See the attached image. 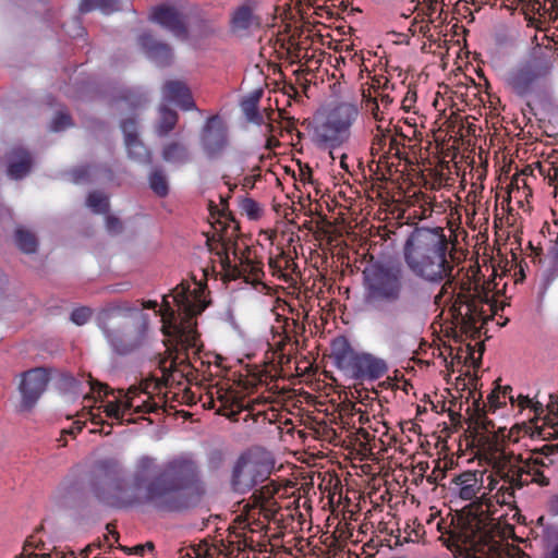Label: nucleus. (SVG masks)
Listing matches in <instances>:
<instances>
[{
	"mask_svg": "<svg viewBox=\"0 0 558 558\" xmlns=\"http://www.w3.org/2000/svg\"><path fill=\"white\" fill-rule=\"evenodd\" d=\"M539 451L546 457L554 454L558 451V444H546L539 449Z\"/></svg>",
	"mask_w": 558,
	"mask_h": 558,
	"instance_id": "60",
	"label": "nucleus"
},
{
	"mask_svg": "<svg viewBox=\"0 0 558 558\" xmlns=\"http://www.w3.org/2000/svg\"><path fill=\"white\" fill-rule=\"evenodd\" d=\"M106 228L110 233L118 234L122 231L123 226L119 218L114 216H108L106 218Z\"/></svg>",
	"mask_w": 558,
	"mask_h": 558,
	"instance_id": "52",
	"label": "nucleus"
},
{
	"mask_svg": "<svg viewBox=\"0 0 558 558\" xmlns=\"http://www.w3.org/2000/svg\"><path fill=\"white\" fill-rule=\"evenodd\" d=\"M506 403L507 402H504L500 391L496 388L488 395L486 407L488 408V411L495 412Z\"/></svg>",
	"mask_w": 558,
	"mask_h": 558,
	"instance_id": "48",
	"label": "nucleus"
},
{
	"mask_svg": "<svg viewBox=\"0 0 558 558\" xmlns=\"http://www.w3.org/2000/svg\"><path fill=\"white\" fill-rule=\"evenodd\" d=\"M457 252V240L439 226L414 227L402 248L404 263L416 278L432 284L442 283L434 303L447 306L456 325L472 329L482 319V302L469 290L456 292L454 270L460 264Z\"/></svg>",
	"mask_w": 558,
	"mask_h": 558,
	"instance_id": "3",
	"label": "nucleus"
},
{
	"mask_svg": "<svg viewBox=\"0 0 558 558\" xmlns=\"http://www.w3.org/2000/svg\"><path fill=\"white\" fill-rule=\"evenodd\" d=\"M295 119L294 118H287L286 119V130L291 133L295 130Z\"/></svg>",
	"mask_w": 558,
	"mask_h": 558,
	"instance_id": "64",
	"label": "nucleus"
},
{
	"mask_svg": "<svg viewBox=\"0 0 558 558\" xmlns=\"http://www.w3.org/2000/svg\"><path fill=\"white\" fill-rule=\"evenodd\" d=\"M221 266L228 277H230L233 280L236 279L233 272V268L238 267V263L232 264L227 253H225V256L221 257Z\"/></svg>",
	"mask_w": 558,
	"mask_h": 558,
	"instance_id": "55",
	"label": "nucleus"
},
{
	"mask_svg": "<svg viewBox=\"0 0 558 558\" xmlns=\"http://www.w3.org/2000/svg\"><path fill=\"white\" fill-rule=\"evenodd\" d=\"M363 274L366 304L378 307L400 302L407 280L401 265L375 264Z\"/></svg>",
	"mask_w": 558,
	"mask_h": 558,
	"instance_id": "6",
	"label": "nucleus"
},
{
	"mask_svg": "<svg viewBox=\"0 0 558 558\" xmlns=\"http://www.w3.org/2000/svg\"><path fill=\"white\" fill-rule=\"evenodd\" d=\"M388 133V130L385 131L380 125H377L372 140L371 154L374 157L378 156L379 162H381V159H387Z\"/></svg>",
	"mask_w": 558,
	"mask_h": 558,
	"instance_id": "33",
	"label": "nucleus"
},
{
	"mask_svg": "<svg viewBox=\"0 0 558 558\" xmlns=\"http://www.w3.org/2000/svg\"><path fill=\"white\" fill-rule=\"evenodd\" d=\"M8 175L11 179L20 180L26 177L33 166V158L28 150L23 147L13 148L8 156Z\"/></svg>",
	"mask_w": 558,
	"mask_h": 558,
	"instance_id": "25",
	"label": "nucleus"
},
{
	"mask_svg": "<svg viewBox=\"0 0 558 558\" xmlns=\"http://www.w3.org/2000/svg\"><path fill=\"white\" fill-rule=\"evenodd\" d=\"M305 331L304 325H302L299 320L291 318L284 322V333L288 340L291 338H298Z\"/></svg>",
	"mask_w": 558,
	"mask_h": 558,
	"instance_id": "44",
	"label": "nucleus"
},
{
	"mask_svg": "<svg viewBox=\"0 0 558 558\" xmlns=\"http://www.w3.org/2000/svg\"><path fill=\"white\" fill-rule=\"evenodd\" d=\"M140 46L147 57L160 66L169 65L173 58L170 45L156 39L149 33H143L138 38Z\"/></svg>",
	"mask_w": 558,
	"mask_h": 558,
	"instance_id": "19",
	"label": "nucleus"
},
{
	"mask_svg": "<svg viewBox=\"0 0 558 558\" xmlns=\"http://www.w3.org/2000/svg\"><path fill=\"white\" fill-rule=\"evenodd\" d=\"M454 483L459 486V496L463 500H472L481 487L476 473L471 471L457 476Z\"/></svg>",
	"mask_w": 558,
	"mask_h": 558,
	"instance_id": "30",
	"label": "nucleus"
},
{
	"mask_svg": "<svg viewBox=\"0 0 558 558\" xmlns=\"http://www.w3.org/2000/svg\"><path fill=\"white\" fill-rule=\"evenodd\" d=\"M523 424L514 423L509 429L499 428L501 450L496 462L499 481L488 476L490 489L497 488V501L507 506L500 521L488 517L472 515L459 521L450 532L453 545L464 550L470 558H523V550L517 545L502 547L497 536L512 538L519 543L523 538L515 534V524L523 523V515L515 499V490L523 487V452L520 446Z\"/></svg>",
	"mask_w": 558,
	"mask_h": 558,
	"instance_id": "2",
	"label": "nucleus"
},
{
	"mask_svg": "<svg viewBox=\"0 0 558 558\" xmlns=\"http://www.w3.org/2000/svg\"><path fill=\"white\" fill-rule=\"evenodd\" d=\"M96 320L110 348L119 355L134 353L146 342L147 316L128 302L107 304L99 311Z\"/></svg>",
	"mask_w": 558,
	"mask_h": 558,
	"instance_id": "4",
	"label": "nucleus"
},
{
	"mask_svg": "<svg viewBox=\"0 0 558 558\" xmlns=\"http://www.w3.org/2000/svg\"><path fill=\"white\" fill-rule=\"evenodd\" d=\"M279 490L280 486L271 481L254 490L246 507L253 513L257 511V513L263 515L267 521L275 520L281 509L280 505L275 499Z\"/></svg>",
	"mask_w": 558,
	"mask_h": 558,
	"instance_id": "16",
	"label": "nucleus"
},
{
	"mask_svg": "<svg viewBox=\"0 0 558 558\" xmlns=\"http://www.w3.org/2000/svg\"><path fill=\"white\" fill-rule=\"evenodd\" d=\"M253 24V11L248 5H241L232 15V25L235 29L245 31Z\"/></svg>",
	"mask_w": 558,
	"mask_h": 558,
	"instance_id": "37",
	"label": "nucleus"
},
{
	"mask_svg": "<svg viewBox=\"0 0 558 558\" xmlns=\"http://www.w3.org/2000/svg\"><path fill=\"white\" fill-rule=\"evenodd\" d=\"M119 8V0H81L80 12L88 13L93 10H100L101 12L109 14L117 11Z\"/></svg>",
	"mask_w": 558,
	"mask_h": 558,
	"instance_id": "34",
	"label": "nucleus"
},
{
	"mask_svg": "<svg viewBox=\"0 0 558 558\" xmlns=\"http://www.w3.org/2000/svg\"><path fill=\"white\" fill-rule=\"evenodd\" d=\"M119 100L125 102L132 110L142 108L148 102L147 96L137 89L123 90Z\"/></svg>",
	"mask_w": 558,
	"mask_h": 558,
	"instance_id": "38",
	"label": "nucleus"
},
{
	"mask_svg": "<svg viewBox=\"0 0 558 558\" xmlns=\"http://www.w3.org/2000/svg\"><path fill=\"white\" fill-rule=\"evenodd\" d=\"M233 254L235 258H239L238 267L233 268L236 279L243 278L247 282L259 279L260 275H263L262 264L251 259L250 251H247V254L241 253V256H238L236 251Z\"/></svg>",
	"mask_w": 558,
	"mask_h": 558,
	"instance_id": "27",
	"label": "nucleus"
},
{
	"mask_svg": "<svg viewBox=\"0 0 558 558\" xmlns=\"http://www.w3.org/2000/svg\"><path fill=\"white\" fill-rule=\"evenodd\" d=\"M162 159L168 163L185 165L192 160L189 146L180 141H170L162 146Z\"/></svg>",
	"mask_w": 558,
	"mask_h": 558,
	"instance_id": "26",
	"label": "nucleus"
},
{
	"mask_svg": "<svg viewBox=\"0 0 558 558\" xmlns=\"http://www.w3.org/2000/svg\"><path fill=\"white\" fill-rule=\"evenodd\" d=\"M231 146L229 128L219 116L208 117L199 131V147L208 160L222 158Z\"/></svg>",
	"mask_w": 558,
	"mask_h": 558,
	"instance_id": "10",
	"label": "nucleus"
},
{
	"mask_svg": "<svg viewBox=\"0 0 558 558\" xmlns=\"http://www.w3.org/2000/svg\"><path fill=\"white\" fill-rule=\"evenodd\" d=\"M424 22V17L421 15V12H418L416 14V16L413 19V21L411 22V25L409 27V32L411 33L412 36H414L417 32V25L423 23Z\"/></svg>",
	"mask_w": 558,
	"mask_h": 558,
	"instance_id": "59",
	"label": "nucleus"
},
{
	"mask_svg": "<svg viewBox=\"0 0 558 558\" xmlns=\"http://www.w3.org/2000/svg\"><path fill=\"white\" fill-rule=\"evenodd\" d=\"M89 386H90V390L93 392H97L99 396H101L102 392L105 396L108 395L109 387L105 384H101V383L93 379L92 377L89 378Z\"/></svg>",
	"mask_w": 558,
	"mask_h": 558,
	"instance_id": "56",
	"label": "nucleus"
},
{
	"mask_svg": "<svg viewBox=\"0 0 558 558\" xmlns=\"http://www.w3.org/2000/svg\"><path fill=\"white\" fill-rule=\"evenodd\" d=\"M89 485L98 500L117 509L147 505L158 511L177 512L195 507L206 494L201 465L186 452L163 463L155 457L141 456L131 484L122 477L117 460H100L92 471Z\"/></svg>",
	"mask_w": 558,
	"mask_h": 558,
	"instance_id": "1",
	"label": "nucleus"
},
{
	"mask_svg": "<svg viewBox=\"0 0 558 558\" xmlns=\"http://www.w3.org/2000/svg\"><path fill=\"white\" fill-rule=\"evenodd\" d=\"M165 361L160 363V368L162 372L160 378L153 377L150 379H146L143 384L142 389L131 387L128 390L126 395L134 396L136 404H142L143 401H146L149 398V400L154 401L159 405L157 412L163 408L165 401L162 400V398H159V401H156L151 393L153 391H160L162 388L169 387L174 383L173 372L168 371L167 367L165 366Z\"/></svg>",
	"mask_w": 558,
	"mask_h": 558,
	"instance_id": "18",
	"label": "nucleus"
},
{
	"mask_svg": "<svg viewBox=\"0 0 558 558\" xmlns=\"http://www.w3.org/2000/svg\"><path fill=\"white\" fill-rule=\"evenodd\" d=\"M90 167L81 166L72 170V178L74 183H82L89 178Z\"/></svg>",
	"mask_w": 558,
	"mask_h": 558,
	"instance_id": "50",
	"label": "nucleus"
},
{
	"mask_svg": "<svg viewBox=\"0 0 558 558\" xmlns=\"http://www.w3.org/2000/svg\"><path fill=\"white\" fill-rule=\"evenodd\" d=\"M497 389H498V391H500L504 402H507V400H508L511 403V407L518 408L519 414L523 412V393L522 392L518 393V396L514 397L512 395V387L509 385H506L502 387L498 386Z\"/></svg>",
	"mask_w": 558,
	"mask_h": 558,
	"instance_id": "41",
	"label": "nucleus"
},
{
	"mask_svg": "<svg viewBox=\"0 0 558 558\" xmlns=\"http://www.w3.org/2000/svg\"><path fill=\"white\" fill-rule=\"evenodd\" d=\"M315 135L318 145L331 148L341 146L349 138L345 133L332 128L329 120L316 128Z\"/></svg>",
	"mask_w": 558,
	"mask_h": 558,
	"instance_id": "28",
	"label": "nucleus"
},
{
	"mask_svg": "<svg viewBox=\"0 0 558 558\" xmlns=\"http://www.w3.org/2000/svg\"><path fill=\"white\" fill-rule=\"evenodd\" d=\"M549 512L554 515L558 514V495L554 496L549 501Z\"/></svg>",
	"mask_w": 558,
	"mask_h": 558,
	"instance_id": "62",
	"label": "nucleus"
},
{
	"mask_svg": "<svg viewBox=\"0 0 558 558\" xmlns=\"http://www.w3.org/2000/svg\"><path fill=\"white\" fill-rule=\"evenodd\" d=\"M271 471L272 465L268 462L240 457L232 470L231 487L235 493L246 494L267 481Z\"/></svg>",
	"mask_w": 558,
	"mask_h": 558,
	"instance_id": "11",
	"label": "nucleus"
},
{
	"mask_svg": "<svg viewBox=\"0 0 558 558\" xmlns=\"http://www.w3.org/2000/svg\"><path fill=\"white\" fill-rule=\"evenodd\" d=\"M72 125V118L68 112L59 111L51 121L50 130L60 132Z\"/></svg>",
	"mask_w": 558,
	"mask_h": 558,
	"instance_id": "43",
	"label": "nucleus"
},
{
	"mask_svg": "<svg viewBox=\"0 0 558 558\" xmlns=\"http://www.w3.org/2000/svg\"><path fill=\"white\" fill-rule=\"evenodd\" d=\"M357 117V106L349 102H342L331 110L327 120L330 121V125L332 128H335L338 131H342L349 136L350 128L353 125Z\"/></svg>",
	"mask_w": 558,
	"mask_h": 558,
	"instance_id": "23",
	"label": "nucleus"
},
{
	"mask_svg": "<svg viewBox=\"0 0 558 558\" xmlns=\"http://www.w3.org/2000/svg\"><path fill=\"white\" fill-rule=\"evenodd\" d=\"M149 20L170 32L178 39L186 40L189 37L186 17L173 5L159 4L154 7Z\"/></svg>",
	"mask_w": 558,
	"mask_h": 558,
	"instance_id": "14",
	"label": "nucleus"
},
{
	"mask_svg": "<svg viewBox=\"0 0 558 558\" xmlns=\"http://www.w3.org/2000/svg\"><path fill=\"white\" fill-rule=\"evenodd\" d=\"M15 242L17 247L26 254L35 253L38 245L35 234L24 228L15 230Z\"/></svg>",
	"mask_w": 558,
	"mask_h": 558,
	"instance_id": "35",
	"label": "nucleus"
},
{
	"mask_svg": "<svg viewBox=\"0 0 558 558\" xmlns=\"http://www.w3.org/2000/svg\"><path fill=\"white\" fill-rule=\"evenodd\" d=\"M92 317V310L87 306L74 308L71 313V320L77 325H85Z\"/></svg>",
	"mask_w": 558,
	"mask_h": 558,
	"instance_id": "46",
	"label": "nucleus"
},
{
	"mask_svg": "<svg viewBox=\"0 0 558 558\" xmlns=\"http://www.w3.org/2000/svg\"><path fill=\"white\" fill-rule=\"evenodd\" d=\"M179 116L177 111L161 106L159 108V120L156 125V133L158 136H167L177 125Z\"/></svg>",
	"mask_w": 558,
	"mask_h": 558,
	"instance_id": "32",
	"label": "nucleus"
},
{
	"mask_svg": "<svg viewBox=\"0 0 558 558\" xmlns=\"http://www.w3.org/2000/svg\"><path fill=\"white\" fill-rule=\"evenodd\" d=\"M84 424L81 422H74L73 426L68 430L71 435H76L82 432Z\"/></svg>",
	"mask_w": 558,
	"mask_h": 558,
	"instance_id": "63",
	"label": "nucleus"
},
{
	"mask_svg": "<svg viewBox=\"0 0 558 558\" xmlns=\"http://www.w3.org/2000/svg\"><path fill=\"white\" fill-rule=\"evenodd\" d=\"M544 0H525V21L527 20V12L539 11L543 7Z\"/></svg>",
	"mask_w": 558,
	"mask_h": 558,
	"instance_id": "58",
	"label": "nucleus"
},
{
	"mask_svg": "<svg viewBox=\"0 0 558 558\" xmlns=\"http://www.w3.org/2000/svg\"><path fill=\"white\" fill-rule=\"evenodd\" d=\"M121 130L124 134V141L133 140L138 137L137 133V120L135 118H128L122 120Z\"/></svg>",
	"mask_w": 558,
	"mask_h": 558,
	"instance_id": "47",
	"label": "nucleus"
},
{
	"mask_svg": "<svg viewBox=\"0 0 558 558\" xmlns=\"http://www.w3.org/2000/svg\"><path fill=\"white\" fill-rule=\"evenodd\" d=\"M416 90L409 88L405 96L402 99L401 107L404 111L409 112L414 104L416 102Z\"/></svg>",
	"mask_w": 558,
	"mask_h": 558,
	"instance_id": "51",
	"label": "nucleus"
},
{
	"mask_svg": "<svg viewBox=\"0 0 558 558\" xmlns=\"http://www.w3.org/2000/svg\"><path fill=\"white\" fill-rule=\"evenodd\" d=\"M128 153L131 158L140 161V162H150L151 157L149 150L146 146L140 141L138 137H134L133 140L124 141Z\"/></svg>",
	"mask_w": 558,
	"mask_h": 558,
	"instance_id": "36",
	"label": "nucleus"
},
{
	"mask_svg": "<svg viewBox=\"0 0 558 558\" xmlns=\"http://www.w3.org/2000/svg\"><path fill=\"white\" fill-rule=\"evenodd\" d=\"M148 184L156 196L160 198L168 196L170 185L163 169L159 167L154 168L148 175Z\"/></svg>",
	"mask_w": 558,
	"mask_h": 558,
	"instance_id": "31",
	"label": "nucleus"
},
{
	"mask_svg": "<svg viewBox=\"0 0 558 558\" xmlns=\"http://www.w3.org/2000/svg\"><path fill=\"white\" fill-rule=\"evenodd\" d=\"M537 461L530 459H525V475L532 476V482L541 485L547 486L549 484V480L543 474V472L536 466Z\"/></svg>",
	"mask_w": 558,
	"mask_h": 558,
	"instance_id": "40",
	"label": "nucleus"
},
{
	"mask_svg": "<svg viewBox=\"0 0 558 558\" xmlns=\"http://www.w3.org/2000/svg\"><path fill=\"white\" fill-rule=\"evenodd\" d=\"M502 173L509 182L506 186V196L501 203L502 208L506 209L507 216L506 221L509 226L513 227L514 241L511 245L515 244V247L511 246V257L514 263V278L515 283L523 281V257L521 248V236L519 231L522 229V221L520 210L523 208V197L521 187L519 185V178L523 174V169L519 167V163L513 159L511 155L510 160L502 168Z\"/></svg>",
	"mask_w": 558,
	"mask_h": 558,
	"instance_id": "7",
	"label": "nucleus"
},
{
	"mask_svg": "<svg viewBox=\"0 0 558 558\" xmlns=\"http://www.w3.org/2000/svg\"><path fill=\"white\" fill-rule=\"evenodd\" d=\"M404 147L401 142L397 137L388 136V146H387V159L389 156H395L397 158H401V148Z\"/></svg>",
	"mask_w": 558,
	"mask_h": 558,
	"instance_id": "49",
	"label": "nucleus"
},
{
	"mask_svg": "<svg viewBox=\"0 0 558 558\" xmlns=\"http://www.w3.org/2000/svg\"><path fill=\"white\" fill-rule=\"evenodd\" d=\"M502 5L505 9H507L511 14H513L514 11H518L519 13L523 14V0H501Z\"/></svg>",
	"mask_w": 558,
	"mask_h": 558,
	"instance_id": "53",
	"label": "nucleus"
},
{
	"mask_svg": "<svg viewBox=\"0 0 558 558\" xmlns=\"http://www.w3.org/2000/svg\"><path fill=\"white\" fill-rule=\"evenodd\" d=\"M240 208L250 219L256 220L262 215L260 205L251 197H245L240 203Z\"/></svg>",
	"mask_w": 558,
	"mask_h": 558,
	"instance_id": "42",
	"label": "nucleus"
},
{
	"mask_svg": "<svg viewBox=\"0 0 558 558\" xmlns=\"http://www.w3.org/2000/svg\"><path fill=\"white\" fill-rule=\"evenodd\" d=\"M550 401L544 408L543 403L537 400V395L531 398L525 395V411L529 410V418L525 421V435L533 440L539 438L543 440L558 438V399L549 395Z\"/></svg>",
	"mask_w": 558,
	"mask_h": 558,
	"instance_id": "9",
	"label": "nucleus"
},
{
	"mask_svg": "<svg viewBox=\"0 0 558 558\" xmlns=\"http://www.w3.org/2000/svg\"><path fill=\"white\" fill-rule=\"evenodd\" d=\"M162 95L166 100L175 104L182 110L189 111L196 108L190 88L182 81H167L162 86Z\"/></svg>",
	"mask_w": 558,
	"mask_h": 558,
	"instance_id": "21",
	"label": "nucleus"
},
{
	"mask_svg": "<svg viewBox=\"0 0 558 558\" xmlns=\"http://www.w3.org/2000/svg\"><path fill=\"white\" fill-rule=\"evenodd\" d=\"M376 121H381L384 119L383 112L379 110V105L377 98H371L367 100L366 105Z\"/></svg>",
	"mask_w": 558,
	"mask_h": 558,
	"instance_id": "54",
	"label": "nucleus"
},
{
	"mask_svg": "<svg viewBox=\"0 0 558 558\" xmlns=\"http://www.w3.org/2000/svg\"><path fill=\"white\" fill-rule=\"evenodd\" d=\"M195 316H184L179 324L172 327L177 355L167 369L173 372V381H175V374L179 372L177 369L178 361L180 360V363H183L189 359L190 353L196 354L199 352V333L196 329Z\"/></svg>",
	"mask_w": 558,
	"mask_h": 558,
	"instance_id": "12",
	"label": "nucleus"
},
{
	"mask_svg": "<svg viewBox=\"0 0 558 558\" xmlns=\"http://www.w3.org/2000/svg\"><path fill=\"white\" fill-rule=\"evenodd\" d=\"M87 206L96 214H105L109 209V201L104 193L95 191L89 193Z\"/></svg>",
	"mask_w": 558,
	"mask_h": 558,
	"instance_id": "39",
	"label": "nucleus"
},
{
	"mask_svg": "<svg viewBox=\"0 0 558 558\" xmlns=\"http://www.w3.org/2000/svg\"><path fill=\"white\" fill-rule=\"evenodd\" d=\"M527 36L533 48L525 60V96H534L542 104L549 96L555 52L549 44H544L547 36L542 34L539 41L537 31L530 24L525 27V37Z\"/></svg>",
	"mask_w": 558,
	"mask_h": 558,
	"instance_id": "5",
	"label": "nucleus"
},
{
	"mask_svg": "<svg viewBox=\"0 0 558 558\" xmlns=\"http://www.w3.org/2000/svg\"><path fill=\"white\" fill-rule=\"evenodd\" d=\"M520 29L518 27L501 28L495 36L496 46L501 54L505 68L501 82L505 92L517 101L523 100V63L512 64V58L519 50Z\"/></svg>",
	"mask_w": 558,
	"mask_h": 558,
	"instance_id": "8",
	"label": "nucleus"
},
{
	"mask_svg": "<svg viewBox=\"0 0 558 558\" xmlns=\"http://www.w3.org/2000/svg\"><path fill=\"white\" fill-rule=\"evenodd\" d=\"M73 24H74L76 31L74 33H70L69 31H66V33L69 35H71L72 37L83 36L84 28L82 27L80 20L78 19H74L73 20Z\"/></svg>",
	"mask_w": 558,
	"mask_h": 558,
	"instance_id": "61",
	"label": "nucleus"
},
{
	"mask_svg": "<svg viewBox=\"0 0 558 558\" xmlns=\"http://www.w3.org/2000/svg\"><path fill=\"white\" fill-rule=\"evenodd\" d=\"M49 380V373L45 367H35L22 374V380L19 386L22 397L20 403L21 411H29L35 407L46 390Z\"/></svg>",
	"mask_w": 558,
	"mask_h": 558,
	"instance_id": "13",
	"label": "nucleus"
},
{
	"mask_svg": "<svg viewBox=\"0 0 558 558\" xmlns=\"http://www.w3.org/2000/svg\"><path fill=\"white\" fill-rule=\"evenodd\" d=\"M202 545L190 546L185 551L180 553V558H197L201 554Z\"/></svg>",
	"mask_w": 558,
	"mask_h": 558,
	"instance_id": "57",
	"label": "nucleus"
},
{
	"mask_svg": "<svg viewBox=\"0 0 558 558\" xmlns=\"http://www.w3.org/2000/svg\"><path fill=\"white\" fill-rule=\"evenodd\" d=\"M471 424L476 433L478 442L495 439L494 423L486 416V404L480 400L473 402V413L470 415Z\"/></svg>",
	"mask_w": 558,
	"mask_h": 558,
	"instance_id": "22",
	"label": "nucleus"
},
{
	"mask_svg": "<svg viewBox=\"0 0 558 558\" xmlns=\"http://www.w3.org/2000/svg\"><path fill=\"white\" fill-rule=\"evenodd\" d=\"M216 399L213 392L210 393V400L208 401L209 408L216 407V401L219 402L217 412L229 418H234L242 410L246 409L244 399L233 390L217 389Z\"/></svg>",
	"mask_w": 558,
	"mask_h": 558,
	"instance_id": "20",
	"label": "nucleus"
},
{
	"mask_svg": "<svg viewBox=\"0 0 558 558\" xmlns=\"http://www.w3.org/2000/svg\"><path fill=\"white\" fill-rule=\"evenodd\" d=\"M159 405L151 400L143 401L142 404L135 403V397L125 395L124 400L110 401L106 404L105 412L110 418L118 421L119 424L135 423L131 417H125L132 413H157Z\"/></svg>",
	"mask_w": 558,
	"mask_h": 558,
	"instance_id": "17",
	"label": "nucleus"
},
{
	"mask_svg": "<svg viewBox=\"0 0 558 558\" xmlns=\"http://www.w3.org/2000/svg\"><path fill=\"white\" fill-rule=\"evenodd\" d=\"M388 372L386 360L367 352H357L349 369L350 376L355 380L374 381Z\"/></svg>",
	"mask_w": 558,
	"mask_h": 558,
	"instance_id": "15",
	"label": "nucleus"
},
{
	"mask_svg": "<svg viewBox=\"0 0 558 558\" xmlns=\"http://www.w3.org/2000/svg\"><path fill=\"white\" fill-rule=\"evenodd\" d=\"M173 302L177 304L179 311L187 315H197L202 312V307H197L191 300V291L189 282H181L178 284L170 294Z\"/></svg>",
	"mask_w": 558,
	"mask_h": 558,
	"instance_id": "29",
	"label": "nucleus"
},
{
	"mask_svg": "<svg viewBox=\"0 0 558 558\" xmlns=\"http://www.w3.org/2000/svg\"><path fill=\"white\" fill-rule=\"evenodd\" d=\"M415 2L414 10H417V13L421 12L423 17H430L436 11L437 0H412Z\"/></svg>",
	"mask_w": 558,
	"mask_h": 558,
	"instance_id": "45",
	"label": "nucleus"
},
{
	"mask_svg": "<svg viewBox=\"0 0 558 558\" xmlns=\"http://www.w3.org/2000/svg\"><path fill=\"white\" fill-rule=\"evenodd\" d=\"M357 352L354 351L350 341L344 336H338L330 343V357L335 365L347 373Z\"/></svg>",
	"mask_w": 558,
	"mask_h": 558,
	"instance_id": "24",
	"label": "nucleus"
}]
</instances>
